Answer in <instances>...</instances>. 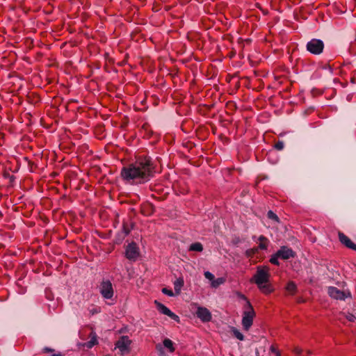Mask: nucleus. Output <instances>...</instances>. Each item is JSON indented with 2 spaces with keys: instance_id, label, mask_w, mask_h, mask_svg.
I'll return each instance as SVG.
<instances>
[{
  "instance_id": "nucleus-1",
  "label": "nucleus",
  "mask_w": 356,
  "mask_h": 356,
  "mask_svg": "<svg viewBox=\"0 0 356 356\" xmlns=\"http://www.w3.org/2000/svg\"><path fill=\"white\" fill-rule=\"evenodd\" d=\"M121 177L131 184H141L148 181L152 177V167L149 159L137 160L135 163L122 168Z\"/></svg>"
},
{
  "instance_id": "nucleus-2",
  "label": "nucleus",
  "mask_w": 356,
  "mask_h": 356,
  "mask_svg": "<svg viewBox=\"0 0 356 356\" xmlns=\"http://www.w3.org/2000/svg\"><path fill=\"white\" fill-rule=\"evenodd\" d=\"M270 268L267 266H258L254 275L250 280L254 282L261 292L264 294H270L274 291V288L270 282Z\"/></svg>"
},
{
  "instance_id": "nucleus-3",
  "label": "nucleus",
  "mask_w": 356,
  "mask_h": 356,
  "mask_svg": "<svg viewBox=\"0 0 356 356\" xmlns=\"http://www.w3.org/2000/svg\"><path fill=\"white\" fill-rule=\"evenodd\" d=\"M254 317V310L250 302H247V308L243 309L242 317V325L245 330L248 331L251 327Z\"/></svg>"
},
{
  "instance_id": "nucleus-4",
  "label": "nucleus",
  "mask_w": 356,
  "mask_h": 356,
  "mask_svg": "<svg viewBox=\"0 0 356 356\" xmlns=\"http://www.w3.org/2000/svg\"><path fill=\"white\" fill-rule=\"evenodd\" d=\"M327 293L332 298L339 300H345L351 296L348 290H340L335 286H329Z\"/></svg>"
},
{
  "instance_id": "nucleus-5",
  "label": "nucleus",
  "mask_w": 356,
  "mask_h": 356,
  "mask_svg": "<svg viewBox=\"0 0 356 356\" xmlns=\"http://www.w3.org/2000/svg\"><path fill=\"white\" fill-rule=\"evenodd\" d=\"M99 292L104 298L111 299L114 294L111 282L108 280H103L99 286Z\"/></svg>"
},
{
  "instance_id": "nucleus-6",
  "label": "nucleus",
  "mask_w": 356,
  "mask_h": 356,
  "mask_svg": "<svg viewBox=\"0 0 356 356\" xmlns=\"http://www.w3.org/2000/svg\"><path fill=\"white\" fill-rule=\"evenodd\" d=\"M324 48V44L322 40L318 39H312L307 44V49L313 54H320Z\"/></svg>"
},
{
  "instance_id": "nucleus-7",
  "label": "nucleus",
  "mask_w": 356,
  "mask_h": 356,
  "mask_svg": "<svg viewBox=\"0 0 356 356\" xmlns=\"http://www.w3.org/2000/svg\"><path fill=\"white\" fill-rule=\"evenodd\" d=\"M140 254L139 248L134 242L129 243L126 248L125 256L129 260L136 261Z\"/></svg>"
},
{
  "instance_id": "nucleus-8",
  "label": "nucleus",
  "mask_w": 356,
  "mask_h": 356,
  "mask_svg": "<svg viewBox=\"0 0 356 356\" xmlns=\"http://www.w3.org/2000/svg\"><path fill=\"white\" fill-rule=\"evenodd\" d=\"M196 316L204 323L209 322L212 316L210 311L204 307H198L196 311Z\"/></svg>"
},
{
  "instance_id": "nucleus-9",
  "label": "nucleus",
  "mask_w": 356,
  "mask_h": 356,
  "mask_svg": "<svg viewBox=\"0 0 356 356\" xmlns=\"http://www.w3.org/2000/svg\"><path fill=\"white\" fill-rule=\"evenodd\" d=\"M154 304L156 305L157 309L163 314H165L177 322L179 321V318L177 315L171 312L166 306L160 303L159 301L155 300Z\"/></svg>"
},
{
  "instance_id": "nucleus-10",
  "label": "nucleus",
  "mask_w": 356,
  "mask_h": 356,
  "mask_svg": "<svg viewBox=\"0 0 356 356\" xmlns=\"http://www.w3.org/2000/svg\"><path fill=\"white\" fill-rule=\"evenodd\" d=\"M130 343L131 341L129 337L127 336H122L115 343V348L119 349L122 353H124L129 350Z\"/></svg>"
},
{
  "instance_id": "nucleus-11",
  "label": "nucleus",
  "mask_w": 356,
  "mask_h": 356,
  "mask_svg": "<svg viewBox=\"0 0 356 356\" xmlns=\"http://www.w3.org/2000/svg\"><path fill=\"white\" fill-rule=\"evenodd\" d=\"M277 255L282 259H288L295 257L296 253L294 251L286 246H282L277 252Z\"/></svg>"
},
{
  "instance_id": "nucleus-12",
  "label": "nucleus",
  "mask_w": 356,
  "mask_h": 356,
  "mask_svg": "<svg viewBox=\"0 0 356 356\" xmlns=\"http://www.w3.org/2000/svg\"><path fill=\"white\" fill-rule=\"evenodd\" d=\"M339 238L340 242L345 245L347 248L356 250V244L353 243L351 240L344 234L339 232Z\"/></svg>"
},
{
  "instance_id": "nucleus-13",
  "label": "nucleus",
  "mask_w": 356,
  "mask_h": 356,
  "mask_svg": "<svg viewBox=\"0 0 356 356\" xmlns=\"http://www.w3.org/2000/svg\"><path fill=\"white\" fill-rule=\"evenodd\" d=\"M184 282L182 277H179L174 282V289L176 294L180 293L181 288L184 286Z\"/></svg>"
},
{
  "instance_id": "nucleus-14",
  "label": "nucleus",
  "mask_w": 356,
  "mask_h": 356,
  "mask_svg": "<svg viewBox=\"0 0 356 356\" xmlns=\"http://www.w3.org/2000/svg\"><path fill=\"white\" fill-rule=\"evenodd\" d=\"M163 348L168 349L170 353H173L175 350L173 342L169 339H165L163 341Z\"/></svg>"
},
{
  "instance_id": "nucleus-15",
  "label": "nucleus",
  "mask_w": 356,
  "mask_h": 356,
  "mask_svg": "<svg viewBox=\"0 0 356 356\" xmlns=\"http://www.w3.org/2000/svg\"><path fill=\"white\" fill-rule=\"evenodd\" d=\"M259 243L258 248L260 250H266L268 248V239L264 237V236H260L258 238Z\"/></svg>"
},
{
  "instance_id": "nucleus-16",
  "label": "nucleus",
  "mask_w": 356,
  "mask_h": 356,
  "mask_svg": "<svg viewBox=\"0 0 356 356\" xmlns=\"http://www.w3.org/2000/svg\"><path fill=\"white\" fill-rule=\"evenodd\" d=\"M188 250L193 251V252H202L203 250V245H202V243H200L199 242H196V243H192L190 245Z\"/></svg>"
},
{
  "instance_id": "nucleus-17",
  "label": "nucleus",
  "mask_w": 356,
  "mask_h": 356,
  "mask_svg": "<svg viewBox=\"0 0 356 356\" xmlns=\"http://www.w3.org/2000/svg\"><path fill=\"white\" fill-rule=\"evenodd\" d=\"M296 289L297 286L294 282L290 281L289 282H288L286 286V290L288 291V293H289L291 295H293L296 293Z\"/></svg>"
},
{
  "instance_id": "nucleus-18",
  "label": "nucleus",
  "mask_w": 356,
  "mask_h": 356,
  "mask_svg": "<svg viewBox=\"0 0 356 356\" xmlns=\"http://www.w3.org/2000/svg\"><path fill=\"white\" fill-rule=\"evenodd\" d=\"M231 330L234 334V336L238 339V340L240 341H243L244 340V336L243 334L238 330H237L236 327H231Z\"/></svg>"
},
{
  "instance_id": "nucleus-19",
  "label": "nucleus",
  "mask_w": 356,
  "mask_h": 356,
  "mask_svg": "<svg viewBox=\"0 0 356 356\" xmlns=\"http://www.w3.org/2000/svg\"><path fill=\"white\" fill-rule=\"evenodd\" d=\"M225 282V279L222 277H219L217 279H213V280L211 282V285L213 288H217L220 284H223Z\"/></svg>"
},
{
  "instance_id": "nucleus-20",
  "label": "nucleus",
  "mask_w": 356,
  "mask_h": 356,
  "mask_svg": "<svg viewBox=\"0 0 356 356\" xmlns=\"http://www.w3.org/2000/svg\"><path fill=\"white\" fill-rule=\"evenodd\" d=\"M156 349L158 351L159 356H166L164 351V348L161 343L156 344Z\"/></svg>"
},
{
  "instance_id": "nucleus-21",
  "label": "nucleus",
  "mask_w": 356,
  "mask_h": 356,
  "mask_svg": "<svg viewBox=\"0 0 356 356\" xmlns=\"http://www.w3.org/2000/svg\"><path fill=\"white\" fill-rule=\"evenodd\" d=\"M280 258V256L277 255V252L273 254L271 258L270 259V262L274 265L279 266L280 262L278 261V259Z\"/></svg>"
},
{
  "instance_id": "nucleus-22",
  "label": "nucleus",
  "mask_w": 356,
  "mask_h": 356,
  "mask_svg": "<svg viewBox=\"0 0 356 356\" xmlns=\"http://www.w3.org/2000/svg\"><path fill=\"white\" fill-rule=\"evenodd\" d=\"M97 343V339L95 337H92L89 341L86 343V346L88 348H92Z\"/></svg>"
},
{
  "instance_id": "nucleus-23",
  "label": "nucleus",
  "mask_w": 356,
  "mask_h": 356,
  "mask_svg": "<svg viewBox=\"0 0 356 356\" xmlns=\"http://www.w3.org/2000/svg\"><path fill=\"white\" fill-rule=\"evenodd\" d=\"M267 216L269 219L273 220L276 222L279 221L278 216L275 213H273L272 211H269L267 213Z\"/></svg>"
},
{
  "instance_id": "nucleus-24",
  "label": "nucleus",
  "mask_w": 356,
  "mask_h": 356,
  "mask_svg": "<svg viewBox=\"0 0 356 356\" xmlns=\"http://www.w3.org/2000/svg\"><path fill=\"white\" fill-rule=\"evenodd\" d=\"M236 296H237V297L238 298H240L241 300H244L245 302V305L243 307V309L244 308H247V302H250V301L248 300L246 296L244 294H243V293H241L240 292H237L236 293Z\"/></svg>"
},
{
  "instance_id": "nucleus-25",
  "label": "nucleus",
  "mask_w": 356,
  "mask_h": 356,
  "mask_svg": "<svg viewBox=\"0 0 356 356\" xmlns=\"http://www.w3.org/2000/svg\"><path fill=\"white\" fill-rule=\"evenodd\" d=\"M346 318L350 322H354L356 321V316L351 313H348L346 314Z\"/></svg>"
},
{
  "instance_id": "nucleus-26",
  "label": "nucleus",
  "mask_w": 356,
  "mask_h": 356,
  "mask_svg": "<svg viewBox=\"0 0 356 356\" xmlns=\"http://www.w3.org/2000/svg\"><path fill=\"white\" fill-rule=\"evenodd\" d=\"M204 275L207 280H209L211 282H212L215 278L214 275L209 271H205Z\"/></svg>"
},
{
  "instance_id": "nucleus-27",
  "label": "nucleus",
  "mask_w": 356,
  "mask_h": 356,
  "mask_svg": "<svg viewBox=\"0 0 356 356\" xmlns=\"http://www.w3.org/2000/svg\"><path fill=\"white\" fill-rule=\"evenodd\" d=\"M284 147V143L282 141H278L275 145V147L277 150L283 149Z\"/></svg>"
},
{
  "instance_id": "nucleus-28",
  "label": "nucleus",
  "mask_w": 356,
  "mask_h": 356,
  "mask_svg": "<svg viewBox=\"0 0 356 356\" xmlns=\"http://www.w3.org/2000/svg\"><path fill=\"white\" fill-rule=\"evenodd\" d=\"M162 293L170 297L174 296V293L172 292V291L168 289L167 288H163L162 289Z\"/></svg>"
},
{
  "instance_id": "nucleus-29",
  "label": "nucleus",
  "mask_w": 356,
  "mask_h": 356,
  "mask_svg": "<svg viewBox=\"0 0 356 356\" xmlns=\"http://www.w3.org/2000/svg\"><path fill=\"white\" fill-rule=\"evenodd\" d=\"M131 231V229L125 224L123 225V232L125 235H128Z\"/></svg>"
},
{
  "instance_id": "nucleus-30",
  "label": "nucleus",
  "mask_w": 356,
  "mask_h": 356,
  "mask_svg": "<svg viewBox=\"0 0 356 356\" xmlns=\"http://www.w3.org/2000/svg\"><path fill=\"white\" fill-rule=\"evenodd\" d=\"M302 349L298 347H296L293 350L294 353H296V355H300L302 353Z\"/></svg>"
},
{
  "instance_id": "nucleus-31",
  "label": "nucleus",
  "mask_w": 356,
  "mask_h": 356,
  "mask_svg": "<svg viewBox=\"0 0 356 356\" xmlns=\"http://www.w3.org/2000/svg\"><path fill=\"white\" fill-rule=\"evenodd\" d=\"M99 312H100V309L99 308H95V309H91L90 311V312L92 314H95L99 313Z\"/></svg>"
},
{
  "instance_id": "nucleus-32",
  "label": "nucleus",
  "mask_w": 356,
  "mask_h": 356,
  "mask_svg": "<svg viewBox=\"0 0 356 356\" xmlns=\"http://www.w3.org/2000/svg\"><path fill=\"white\" fill-rule=\"evenodd\" d=\"M44 350L45 352H51V349H50L49 348H45Z\"/></svg>"
},
{
  "instance_id": "nucleus-33",
  "label": "nucleus",
  "mask_w": 356,
  "mask_h": 356,
  "mask_svg": "<svg viewBox=\"0 0 356 356\" xmlns=\"http://www.w3.org/2000/svg\"><path fill=\"white\" fill-rule=\"evenodd\" d=\"M250 251L252 252V253H254L256 250L251 249V250L247 251V253L249 254V252H250Z\"/></svg>"
},
{
  "instance_id": "nucleus-34",
  "label": "nucleus",
  "mask_w": 356,
  "mask_h": 356,
  "mask_svg": "<svg viewBox=\"0 0 356 356\" xmlns=\"http://www.w3.org/2000/svg\"><path fill=\"white\" fill-rule=\"evenodd\" d=\"M51 356H63V355H60V354H54V355H52Z\"/></svg>"
}]
</instances>
